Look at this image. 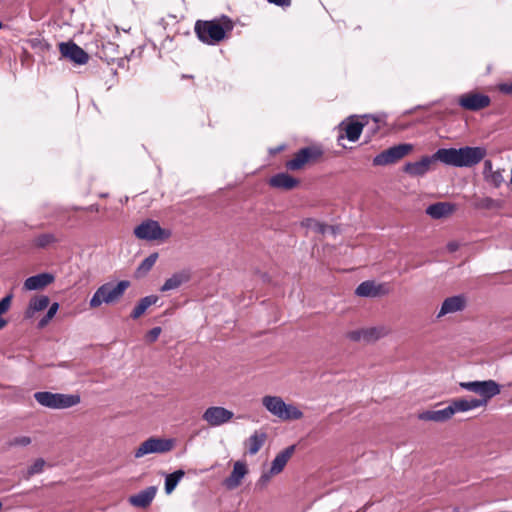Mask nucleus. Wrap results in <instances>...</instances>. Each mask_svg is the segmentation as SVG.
Masks as SVG:
<instances>
[{"mask_svg":"<svg viewBox=\"0 0 512 512\" xmlns=\"http://www.w3.org/2000/svg\"><path fill=\"white\" fill-rule=\"evenodd\" d=\"M364 123H368L364 129H366V132L369 135H373L379 130V124L376 118H373L371 122L368 119H366Z\"/></svg>","mask_w":512,"mask_h":512,"instance_id":"obj_43","label":"nucleus"},{"mask_svg":"<svg viewBox=\"0 0 512 512\" xmlns=\"http://www.w3.org/2000/svg\"><path fill=\"white\" fill-rule=\"evenodd\" d=\"M323 155V149L318 145H311L300 149L295 156L286 162V168L290 171L302 169L305 164L315 162Z\"/></svg>","mask_w":512,"mask_h":512,"instance_id":"obj_8","label":"nucleus"},{"mask_svg":"<svg viewBox=\"0 0 512 512\" xmlns=\"http://www.w3.org/2000/svg\"><path fill=\"white\" fill-rule=\"evenodd\" d=\"M49 297L46 295H37L30 299L25 310V317L32 318L37 312H40L49 306Z\"/></svg>","mask_w":512,"mask_h":512,"instance_id":"obj_25","label":"nucleus"},{"mask_svg":"<svg viewBox=\"0 0 512 512\" xmlns=\"http://www.w3.org/2000/svg\"><path fill=\"white\" fill-rule=\"evenodd\" d=\"M459 245L457 242H449L447 244V249L450 251V252H455L457 249H458Z\"/></svg>","mask_w":512,"mask_h":512,"instance_id":"obj_49","label":"nucleus"},{"mask_svg":"<svg viewBox=\"0 0 512 512\" xmlns=\"http://www.w3.org/2000/svg\"><path fill=\"white\" fill-rule=\"evenodd\" d=\"M464 308L465 298L462 295L448 297L443 301L437 317L440 318L446 314L462 311Z\"/></svg>","mask_w":512,"mask_h":512,"instance_id":"obj_20","label":"nucleus"},{"mask_svg":"<svg viewBox=\"0 0 512 512\" xmlns=\"http://www.w3.org/2000/svg\"><path fill=\"white\" fill-rule=\"evenodd\" d=\"M453 417V409L450 404L439 410H426L418 415V418L423 421H433L437 423L446 422Z\"/></svg>","mask_w":512,"mask_h":512,"instance_id":"obj_17","label":"nucleus"},{"mask_svg":"<svg viewBox=\"0 0 512 512\" xmlns=\"http://www.w3.org/2000/svg\"><path fill=\"white\" fill-rule=\"evenodd\" d=\"M118 52V45L113 42H106L102 45L101 53L107 62H115L114 54Z\"/></svg>","mask_w":512,"mask_h":512,"instance_id":"obj_36","label":"nucleus"},{"mask_svg":"<svg viewBox=\"0 0 512 512\" xmlns=\"http://www.w3.org/2000/svg\"><path fill=\"white\" fill-rule=\"evenodd\" d=\"M272 475H275V474L271 473V471L263 473L257 480L255 488L259 489V490H263L267 486V484L270 482Z\"/></svg>","mask_w":512,"mask_h":512,"instance_id":"obj_41","label":"nucleus"},{"mask_svg":"<svg viewBox=\"0 0 512 512\" xmlns=\"http://www.w3.org/2000/svg\"><path fill=\"white\" fill-rule=\"evenodd\" d=\"M456 210V205L450 202H437L426 208V214L433 219H442L451 215Z\"/></svg>","mask_w":512,"mask_h":512,"instance_id":"obj_19","label":"nucleus"},{"mask_svg":"<svg viewBox=\"0 0 512 512\" xmlns=\"http://www.w3.org/2000/svg\"><path fill=\"white\" fill-rule=\"evenodd\" d=\"M30 443H31V438L30 437H28V436H17V437H14L13 439L9 440L7 445L9 447H13V446L25 447V446H28Z\"/></svg>","mask_w":512,"mask_h":512,"instance_id":"obj_40","label":"nucleus"},{"mask_svg":"<svg viewBox=\"0 0 512 512\" xmlns=\"http://www.w3.org/2000/svg\"><path fill=\"white\" fill-rule=\"evenodd\" d=\"M262 405L269 413L283 421L298 420L303 417L301 410L292 404H286L279 396H264Z\"/></svg>","mask_w":512,"mask_h":512,"instance_id":"obj_4","label":"nucleus"},{"mask_svg":"<svg viewBox=\"0 0 512 512\" xmlns=\"http://www.w3.org/2000/svg\"><path fill=\"white\" fill-rule=\"evenodd\" d=\"M387 292L388 289L384 284L377 285L373 281H364L355 290L357 296L372 298L385 295Z\"/></svg>","mask_w":512,"mask_h":512,"instance_id":"obj_15","label":"nucleus"},{"mask_svg":"<svg viewBox=\"0 0 512 512\" xmlns=\"http://www.w3.org/2000/svg\"><path fill=\"white\" fill-rule=\"evenodd\" d=\"M343 138H344V136H343V135H340L338 140H341V139H343Z\"/></svg>","mask_w":512,"mask_h":512,"instance_id":"obj_52","label":"nucleus"},{"mask_svg":"<svg viewBox=\"0 0 512 512\" xmlns=\"http://www.w3.org/2000/svg\"><path fill=\"white\" fill-rule=\"evenodd\" d=\"M459 386L469 392L479 395L478 401H485V406L489 400L501 392V386L494 380L468 381L460 382Z\"/></svg>","mask_w":512,"mask_h":512,"instance_id":"obj_6","label":"nucleus"},{"mask_svg":"<svg viewBox=\"0 0 512 512\" xmlns=\"http://www.w3.org/2000/svg\"><path fill=\"white\" fill-rule=\"evenodd\" d=\"M499 90L502 93L512 95V82L511 83H503L499 86Z\"/></svg>","mask_w":512,"mask_h":512,"instance_id":"obj_48","label":"nucleus"},{"mask_svg":"<svg viewBox=\"0 0 512 512\" xmlns=\"http://www.w3.org/2000/svg\"><path fill=\"white\" fill-rule=\"evenodd\" d=\"M269 3L274 4L280 7H289L291 5V0H267Z\"/></svg>","mask_w":512,"mask_h":512,"instance_id":"obj_47","label":"nucleus"},{"mask_svg":"<svg viewBox=\"0 0 512 512\" xmlns=\"http://www.w3.org/2000/svg\"><path fill=\"white\" fill-rule=\"evenodd\" d=\"M267 435L262 431H255L244 443L247 452L255 455L262 448L266 441Z\"/></svg>","mask_w":512,"mask_h":512,"instance_id":"obj_27","label":"nucleus"},{"mask_svg":"<svg viewBox=\"0 0 512 512\" xmlns=\"http://www.w3.org/2000/svg\"><path fill=\"white\" fill-rule=\"evenodd\" d=\"M133 53H134V52L132 51V53L130 54V56H125V57L115 58V61L117 62L118 67H120V68H125V67H126V63L131 59V57H132Z\"/></svg>","mask_w":512,"mask_h":512,"instance_id":"obj_46","label":"nucleus"},{"mask_svg":"<svg viewBox=\"0 0 512 512\" xmlns=\"http://www.w3.org/2000/svg\"><path fill=\"white\" fill-rule=\"evenodd\" d=\"M413 149V145L409 143H402L392 146L373 158L374 166H385L395 163L396 161L405 157Z\"/></svg>","mask_w":512,"mask_h":512,"instance_id":"obj_10","label":"nucleus"},{"mask_svg":"<svg viewBox=\"0 0 512 512\" xmlns=\"http://www.w3.org/2000/svg\"><path fill=\"white\" fill-rule=\"evenodd\" d=\"M174 446V439L150 437L140 444L134 456L135 458H141L148 454H164L171 451Z\"/></svg>","mask_w":512,"mask_h":512,"instance_id":"obj_7","label":"nucleus"},{"mask_svg":"<svg viewBox=\"0 0 512 512\" xmlns=\"http://www.w3.org/2000/svg\"><path fill=\"white\" fill-rule=\"evenodd\" d=\"M2 28V22H0V29Z\"/></svg>","mask_w":512,"mask_h":512,"instance_id":"obj_53","label":"nucleus"},{"mask_svg":"<svg viewBox=\"0 0 512 512\" xmlns=\"http://www.w3.org/2000/svg\"><path fill=\"white\" fill-rule=\"evenodd\" d=\"M389 329L385 326L364 328L365 341H376L388 335Z\"/></svg>","mask_w":512,"mask_h":512,"instance_id":"obj_31","label":"nucleus"},{"mask_svg":"<svg viewBox=\"0 0 512 512\" xmlns=\"http://www.w3.org/2000/svg\"><path fill=\"white\" fill-rule=\"evenodd\" d=\"M185 472L182 469L176 470L173 473L167 474L165 476V493L171 494L174 489L177 487L178 483L184 477Z\"/></svg>","mask_w":512,"mask_h":512,"instance_id":"obj_30","label":"nucleus"},{"mask_svg":"<svg viewBox=\"0 0 512 512\" xmlns=\"http://www.w3.org/2000/svg\"><path fill=\"white\" fill-rule=\"evenodd\" d=\"M190 279L189 272L181 271L174 273L170 278H168L164 284L161 286L160 291L166 292L179 288L182 284L188 282Z\"/></svg>","mask_w":512,"mask_h":512,"instance_id":"obj_26","label":"nucleus"},{"mask_svg":"<svg viewBox=\"0 0 512 512\" xmlns=\"http://www.w3.org/2000/svg\"><path fill=\"white\" fill-rule=\"evenodd\" d=\"M12 299L13 294L9 293L0 300V330L8 324V321L3 318V315L10 309Z\"/></svg>","mask_w":512,"mask_h":512,"instance_id":"obj_33","label":"nucleus"},{"mask_svg":"<svg viewBox=\"0 0 512 512\" xmlns=\"http://www.w3.org/2000/svg\"><path fill=\"white\" fill-rule=\"evenodd\" d=\"M349 119H351V121H349L347 123L342 122L340 124V128L344 129L345 137L350 142H355L359 139L362 131L364 130L365 126L368 123H363V121H360V120H354V119H352V117H350Z\"/></svg>","mask_w":512,"mask_h":512,"instance_id":"obj_22","label":"nucleus"},{"mask_svg":"<svg viewBox=\"0 0 512 512\" xmlns=\"http://www.w3.org/2000/svg\"><path fill=\"white\" fill-rule=\"evenodd\" d=\"M57 241L58 239L53 233H43L35 237L34 245L38 248H46Z\"/></svg>","mask_w":512,"mask_h":512,"instance_id":"obj_34","label":"nucleus"},{"mask_svg":"<svg viewBox=\"0 0 512 512\" xmlns=\"http://www.w3.org/2000/svg\"><path fill=\"white\" fill-rule=\"evenodd\" d=\"M159 298L156 295H149L146 297H143L140 299L138 304L134 307V309L131 312V317L133 319H138L141 315H143L146 310L156 304L158 302Z\"/></svg>","mask_w":512,"mask_h":512,"instance_id":"obj_29","label":"nucleus"},{"mask_svg":"<svg viewBox=\"0 0 512 512\" xmlns=\"http://www.w3.org/2000/svg\"><path fill=\"white\" fill-rule=\"evenodd\" d=\"M247 472V466L244 462H235L230 476L224 479L223 485L228 490L236 489L241 484Z\"/></svg>","mask_w":512,"mask_h":512,"instance_id":"obj_14","label":"nucleus"},{"mask_svg":"<svg viewBox=\"0 0 512 512\" xmlns=\"http://www.w3.org/2000/svg\"><path fill=\"white\" fill-rule=\"evenodd\" d=\"M156 491L157 489L154 486L147 487L146 489L141 490L137 494L132 495L129 498V502L131 505L135 507L146 508L153 501L156 495Z\"/></svg>","mask_w":512,"mask_h":512,"instance_id":"obj_21","label":"nucleus"},{"mask_svg":"<svg viewBox=\"0 0 512 512\" xmlns=\"http://www.w3.org/2000/svg\"><path fill=\"white\" fill-rule=\"evenodd\" d=\"M489 96L481 93H465L458 98V104L465 110L479 111L490 105Z\"/></svg>","mask_w":512,"mask_h":512,"instance_id":"obj_12","label":"nucleus"},{"mask_svg":"<svg viewBox=\"0 0 512 512\" xmlns=\"http://www.w3.org/2000/svg\"><path fill=\"white\" fill-rule=\"evenodd\" d=\"M58 309H59V303H57V302L52 303L49 306V309H48L46 315L42 319H40V321L38 323V327H40V328L45 327L49 323V321L55 316Z\"/></svg>","mask_w":512,"mask_h":512,"instance_id":"obj_39","label":"nucleus"},{"mask_svg":"<svg viewBox=\"0 0 512 512\" xmlns=\"http://www.w3.org/2000/svg\"><path fill=\"white\" fill-rule=\"evenodd\" d=\"M34 398L41 406L50 409L70 408L76 406L81 401L78 394H62L48 391L36 392Z\"/></svg>","mask_w":512,"mask_h":512,"instance_id":"obj_5","label":"nucleus"},{"mask_svg":"<svg viewBox=\"0 0 512 512\" xmlns=\"http://www.w3.org/2000/svg\"><path fill=\"white\" fill-rule=\"evenodd\" d=\"M130 286L127 280L118 282H106L98 287L89 301L91 308L100 307L102 304H115L124 295L126 289Z\"/></svg>","mask_w":512,"mask_h":512,"instance_id":"obj_3","label":"nucleus"},{"mask_svg":"<svg viewBox=\"0 0 512 512\" xmlns=\"http://www.w3.org/2000/svg\"><path fill=\"white\" fill-rule=\"evenodd\" d=\"M234 416L231 410L222 406H211L202 414V419L211 427H218L229 422Z\"/></svg>","mask_w":512,"mask_h":512,"instance_id":"obj_11","label":"nucleus"},{"mask_svg":"<svg viewBox=\"0 0 512 512\" xmlns=\"http://www.w3.org/2000/svg\"><path fill=\"white\" fill-rule=\"evenodd\" d=\"M232 29L233 23L227 16H223L221 23L218 20H198L194 27L198 39L208 45L219 43Z\"/></svg>","mask_w":512,"mask_h":512,"instance_id":"obj_2","label":"nucleus"},{"mask_svg":"<svg viewBox=\"0 0 512 512\" xmlns=\"http://www.w3.org/2000/svg\"><path fill=\"white\" fill-rule=\"evenodd\" d=\"M495 170H493V165L491 160H485L484 161V168H483V177L484 179L486 176H488L490 173H493Z\"/></svg>","mask_w":512,"mask_h":512,"instance_id":"obj_45","label":"nucleus"},{"mask_svg":"<svg viewBox=\"0 0 512 512\" xmlns=\"http://www.w3.org/2000/svg\"><path fill=\"white\" fill-rule=\"evenodd\" d=\"M302 225L320 234L335 233L333 226H328L314 219H306L302 222Z\"/></svg>","mask_w":512,"mask_h":512,"instance_id":"obj_32","label":"nucleus"},{"mask_svg":"<svg viewBox=\"0 0 512 512\" xmlns=\"http://www.w3.org/2000/svg\"><path fill=\"white\" fill-rule=\"evenodd\" d=\"M484 180L494 188H499L504 182V177L501 170H495L486 176Z\"/></svg>","mask_w":512,"mask_h":512,"instance_id":"obj_38","label":"nucleus"},{"mask_svg":"<svg viewBox=\"0 0 512 512\" xmlns=\"http://www.w3.org/2000/svg\"><path fill=\"white\" fill-rule=\"evenodd\" d=\"M487 155L485 147L464 146L461 148H440L431 156H424L416 162H408L404 171L411 176H423L433 162L439 161L453 167H473L479 164Z\"/></svg>","mask_w":512,"mask_h":512,"instance_id":"obj_1","label":"nucleus"},{"mask_svg":"<svg viewBox=\"0 0 512 512\" xmlns=\"http://www.w3.org/2000/svg\"><path fill=\"white\" fill-rule=\"evenodd\" d=\"M59 50L64 58L69 59L71 62L77 65H84L89 60L88 54L80 46L72 41L61 42L59 44Z\"/></svg>","mask_w":512,"mask_h":512,"instance_id":"obj_13","label":"nucleus"},{"mask_svg":"<svg viewBox=\"0 0 512 512\" xmlns=\"http://www.w3.org/2000/svg\"><path fill=\"white\" fill-rule=\"evenodd\" d=\"M269 184L277 189L291 190L299 184V181L288 173H278L270 178Z\"/></svg>","mask_w":512,"mask_h":512,"instance_id":"obj_23","label":"nucleus"},{"mask_svg":"<svg viewBox=\"0 0 512 512\" xmlns=\"http://www.w3.org/2000/svg\"><path fill=\"white\" fill-rule=\"evenodd\" d=\"M157 259H158V253L150 254L148 257H146L140 263V265L138 266L137 272L140 275H145L146 273H148L152 269V267L156 263Z\"/></svg>","mask_w":512,"mask_h":512,"instance_id":"obj_35","label":"nucleus"},{"mask_svg":"<svg viewBox=\"0 0 512 512\" xmlns=\"http://www.w3.org/2000/svg\"><path fill=\"white\" fill-rule=\"evenodd\" d=\"M450 406L453 409V415L459 412H468L480 407H485V401H478L474 397L470 398H458L450 402Z\"/></svg>","mask_w":512,"mask_h":512,"instance_id":"obj_18","label":"nucleus"},{"mask_svg":"<svg viewBox=\"0 0 512 512\" xmlns=\"http://www.w3.org/2000/svg\"><path fill=\"white\" fill-rule=\"evenodd\" d=\"M282 149V147L276 148L275 152H278Z\"/></svg>","mask_w":512,"mask_h":512,"instance_id":"obj_51","label":"nucleus"},{"mask_svg":"<svg viewBox=\"0 0 512 512\" xmlns=\"http://www.w3.org/2000/svg\"><path fill=\"white\" fill-rule=\"evenodd\" d=\"M472 206L476 210H492L501 209L503 207V201L493 199L491 197H474L472 200Z\"/></svg>","mask_w":512,"mask_h":512,"instance_id":"obj_28","label":"nucleus"},{"mask_svg":"<svg viewBox=\"0 0 512 512\" xmlns=\"http://www.w3.org/2000/svg\"><path fill=\"white\" fill-rule=\"evenodd\" d=\"M294 451L295 446L291 445L279 452L272 461L270 468L271 473L276 475L282 472Z\"/></svg>","mask_w":512,"mask_h":512,"instance_id":"obj_24","label":"nucleus"},{"mask_svg":"<svg viewBox=\"0 0 512 512\" xmlns=\"http://www.w3.org/2000/svg\"><path fill=\"white\" fill-rule=\"evenodd\" d=\"M45 460L43 458H38L35 462L28 467L24 477L25 479H30L33 475L40 474L43 472L45 467Z\"/></svg>","mask_w":512,"mask_h":512,"instance_id":"obj_37","label":"nucleus"},{"mask_svg":"<svg viewBox=\"0 0 512 512\" xmlns=\"http://www.w3.org/2000/svg\"><path fill=\"white\" fill-rule=\"evenodd\" d=\"M54 281V276L50 273H40L28 277L23 284L26 291H36L45 288Z\"/></svg>","mask_w":512,"mask_h":512,"instance_id":"obj_16","label":"nucleus"},{"mask_svg":"<svg viewBox=\"0 0 512 512\" xmlns=\"http://www.w3.org/2000/svg\"><path fill=\"white\" fill-rule=\"evenodd\" d=\"M134 234L138 239L154 241L165 240L171 236V231L163 229L155 220L143 221L134 229Z\"/></svg>","mask_w":512,"mask_h":512,"instance_id":"obj_9","label":"nucleus"},{"mask_svg":"<svg viewBox=\"0 0 512 512\" xmlns=\"http://www.w3.org/2000/svg\"><path fill=\"white\" fill-rule=\"evenodd\" d=\"M161 328L160 327H154L148 333L146 334V339L149 342H154L158 339L159 335L161 334Z\"/></svg>","mask_w":512,"mask_h":512,"instance_id":"obj_44","label":"nucleus"},{"mask_svg":"<svg viewBox=\"0 0 512 512\" xmlns=\"http://www.w3.org/2000/svg\"><path fill=\"white\" fill-rule=\"evenodd\" d=\"M346 337L355 342L365 340L364 329L350 331L346 334Z\"/></svg>","mask_w":512,"mask_h":512,"instance_id":"obj_42","label":"nucleus"},{"mask_svg":"<svg viewBox=\"0 0 512 512\" xmlns=\"http://www.w3.org/2000/svg\"><path fill=\"white\" fill-rule=\"evenodd\" d=\"M89 210H90V211H94V210H97V208H96V207H94V206H91V207L89 208Z\"/></svg>","mask_w":512,"mask_h":512,"instance_id":"obj_50","label":"nucleus"}]
</instances>
